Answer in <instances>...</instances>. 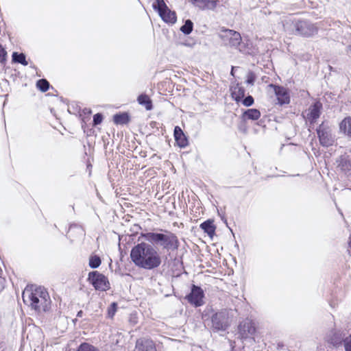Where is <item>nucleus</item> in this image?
Instances as JSON below:
<instances>
[{"instance_id":"obj_1","label":"nucleus","mask_w":351,"mask_h":351,"mask_svg":"<svg viewBox=\"0 0 351 351\" xmlns=\"http://www.w3.org/2000/svg\"><path fill=\"white\" fill-rule=\"evenodd\" d=\"M133 263L144 269H154L161 264V258L153 245L141 242L134 246L130 252Z\"/></svg>"},{"instance_id":"obj_2","label":"nucleus","mask_w":351,"mask_h":351,"mask_svg":"<svg viewBox=\"0 0 351 351\" xmlns=\"http://www.w3.org/2000/svg\"><path fill=\"white\" fill-rule=\"evenodd\" d=\"M23 303L27 304L31 310L40 313L49 310L51 301L45 287L29 285L23 289Z\"/></svg>"},{"instance_id":"obj_3","label":"nucleus","mask_w":351,"mask_h":351,"mask_svg":"<svg viewBox=\"0 0 351 351\" xmlns=\"http://www.w3.org/2000/svg\"><path fill=\"white\" fill-rule=\"evenodd\" d=\"M142 237L151 243L152 245L161 247L163 250L174 251L179 247L177 236L171 232H167V234L149 232L142 234Z\"/></svg>"},{"instance_id":"obj_4","label":"nucleus","mask_w":351,"mask_h":351,"mask_svg":"<svg viewBox=\"0 0 351 351\" xmlns=\"http://www.w3.org/2000/svg\"><path fill=\"white\" fill-rule=\"evenodd\" d=\"M283 27L285 31L289 34L304 37L312 36L318 32V28L315 24L304 19L286 20L283 23Z\"/></svg>"},{"instance_id":"obj_5","label":"nucleus","mask_w":351,"mask_h":351,"mask_svg":"<svg viewBox=\"0 0 351 351\" xmlns=\"http://www.w3.org/2000/svg\"><path fill=\"white\" fill-rule=\"evenodd\" d=\"M219 37L224 45L238 49L240 51H243L241 36L238 32L230 29H222L219 33Z\"/></svg>"},{"instance_id":"obj_6","label":"nucleus","mask_w":351,"mask_h":351,"mask_svg":"<svg viewBox=\"0 0 351 351\" xmlns=\"http://www.w3.org/2000/svg\"><path fill=\"white\" fill-rule=\"evenodd\" d=\"M154 10L158 12L162 21L167 23L174 24L177 21L176 13L171 11L166 5L164 0H156L153 3Z\"/></svg>"},{"instance_id":"obj_7","label":"nucleus","mask_w":351,"mask_h":351,"mask_svg":"<svg viewBox=\"0 0 351 351\" xmlns=\"http://www.w3.org/2000/svg\"><path fill=\"white\" fill-rule=\"evenodd\" d=\"M88 280L96 290L104 291L110 288L108 278L104 274L97 271H93L88 274Z\"/></svg>"},{"instance_id":"obj_8","label":"nucleus","mask_w":351,"mask_h":351,"mask_svg":"<svg viewBox=\"0 0 351 351\" xmlns=\"http://www.w3.org/2000/svg\"><path fill=\"white\" fill-rule=\"evenodd\" d=\"M213 331H224L228 326V316L226 312L220 311L215 313L211 318Z\"/></svg>"},{"instance_id":"obj_9","label":"nucleus","mask_w":351,"mask_h":351,"mask_svg":"<svg viewBox=\"0 0 351 351\" xmlns=\"http://www.w3.org/2000/svg\"><path fill=\"white\" fill-rule=\"evenodd\" d=\"M317 136L320 144L324 147H329L334 143V136L331 129L322 123L317 129Z\"/></svg>"},{"instance_id":"obj_10","label":"nucleus","mask_w":351,"mask_h":351,"mask_svg":"<svg viewBox=\"0 0 351 351\" xmlns=\"http://www.w3.org/2000/svg\"><path fill=\"white\" fill-rule=\"evenodd\" d=\"M204 293L203 289L199 286L192 285L191 292L186 296V299L190 304L195 307H198L204 304Z\"/></svg>"},{"instance_id":"obj_11","label":"nucleus","mask_w":351,"mask_h":351,"mask_svg":"<svg viewBox=\"0 0 351 351\" xmlns=\"http://www.w3.org/2000/svg\"><path fill=\"white\" fill-rule=\"evenodd\" d=\"M269 86L274 89L278 103L280 105L288 104L290 102L289 92L287 88L284 86L276 84H270Z\"/></svg>"},{"instance_id":"obj_12","label":"nucleus","mask_w":351,"mask_h":351,"mask_svg":"<svg viewBox=\"0 0 351 351\" xmlns=\"http://www.w3.org/2000/svg\"><path fill=\"white\" fill-rule=\"evenodd\" d=\"M256 331V328L253 322L250 320H245L239 326V332L243 339H247L252 337Z\"/></svg>"},{"instance_id":"obj_13","label":"nucleus","mask_w":351,"mask_h":351,"mask_svg":"<svg viewBox=\"0 0 351 351\" xmlns=\"http://www.w3.org/2000/svg\"><path fill=\"white\" fill-rule=\"evenodd\" d=\"M344 334L341 330L334 329L330 330L327 336V341L335 346H338L342 341L343 342Z\"/></svg>"},{"instance_id":"obj_14","label":"nucleus","mask_w":351,"mask_h":351,"mask_svg":"<svg viewBox=\"0 0 351 351\" xmlns=\"http://www.w3.org/2000/svg\"><path fill=\"white\" fill-rule=\"evenodd\" d=\"M322 108V104L319 101L315 102L309 107L306 117L311 123L315 122L316 120L319 117Z\"/></svg>"},{"instance_id":"obj_15","label":"nucleus","mask_w":351,"mask_h":351,"mask_svg":"<svg viewBox=\"0 0 351 351\" xmlns=\"http://www.w3.org/2000/svg\"><path fill=\"white\" fill-rule=\"evenodd\" d=\"M191 3L200 10H214L217 6V0H191Z\"/></svg>"},{"instance_id":"obj_16","label":"nucleus","mask_w":351,"mask_h":351,"mask_svg":"<svg viewBox=\"0 0 351 351\" xmlns=\"http://www.w3.org/2000/svg\"><path fill=\"white\" fill-rule=\"evenodd\" d=\"M173 134L175 141L180 147L184 148L188 145V139L184 134L182 130L179 126L175 127Z\"/></svg>"},{"instance_id":"obj_17","label":"nucleus","mask_w":351,"mask_h":351,"mask_svg":"<svg viewBox=\"0 0 351 351\" xmlns=\"http://www.w3.org/2000/svg\"><path fill=\"white\" fill-rule=\"evenodd\" d=\"M231 90L232 97L237 103L240 102L241 99L245 97V90L243 87L240 86L239 84H237L235 86L232 87Z\"/></svg>"},{"instance_id":"obj_18","label":"nucleus","mask_w":351,"mask_h":351,"mask_svg":"<svg viewBox=\"0 0 351 351\" xmlns=\"http://www.w3.org/2000/svg\"><path fill=\"white\" fill-rule=\"evenodd\" d=\"M261 117V112L256 108H250L245 110L242 114L243 120L256 121Z\"/></svg>"},{"instance_id":"obj_19","label":"nucleus","mask_w":351,"mask_h":351,"mask_svg":"<svg viewBox=\"0 0 351 351\" xmlns=\"http://www.w3.org/2000/svg\"><path fill=\"white\" fill-rule=\"evenodd\" d=\"M199 226L210 237H213L215 233L216 227L213 223V221L210 219L204 221Z\"/></svg>"},{"instance_id":"obj_20","label":"nucleus","mask_w":351,"mask_h":351,"mask_svg":"<svg viewBox=\"0 0 351 351\" xmlns=\"http://www.w3.org/2000/svg\"><path fill=\"white\" fill-rule=\"evenodd\" d=\"M339 129L347 136L351 137V117H346L339 124Z\"/></svg>"},{"instance_id":"obj_21","label":"nucleus","mask_w":351,"mask_h":351,"mask_svg":"<svg viewBox=\"0 0 351 351\" xmlns=\"http://www.w3.org/2000/svg\"><path fill=\"white\" fill-rule=\"evenodd\" d=\"M113 121L117 125H125L130 121V117L127 112L115 114L113 116Z\"/></svg>"},{"instance_id":"obj_22","label":"nucleus","mask_w":351,"mask_h":351,"mask_svg":"<svg viewBox=\"0 0 351 351\" xmlns=\"http://www.w3.org/2000/svg\"><path fill=\"white\" fill-rule=\"evenodd\" d=\"M137 100L139 104L145 106L146 110H150L152 108V100L147 95H140Z\"/></svg>"},{"instance_id":"obj_23","label":"nucleus","mask_w":351,"mask_h":351,"mask_svg":"<svg viewBox=\"0 0 351 351\" xmlns=\"http://www.w3.org/2000/svg\"><path fill=\"white\" fill-rule=\"evenodd\" d=\"M193 29V23L190 19L185 21L184 24L180 27V31L185 35L191 34Z\"/></svg>"},{"instance_id":"obj_24","label":"nucleus","mask_w":351,"mask_h":351,"mask_svg":"<svg viewBox=\"0 0 351 351\" xmlns=\"http://www.w3.org/2000/svg\"><path fill=\"white\" fill-rule=\"evenodd\" d=\"M50 84L46 79H40L36 82V87L41 92L45 93L49 90Z\"/></svg>"},{"instance_id":"obj_25","label":"nucleus","mask_w":351,"mask_h":351,"mask_svg":"<svg viewBox=\"0 0 351 351\" xmlns=\"http://www.w3.org/2000/svg\"><path fill=\"white\" fill-rule=\"evenodd\" d=\"M101 263V258L97 255L91 256L89 258V266L93 269L99 267Z\"/></svg>"},{"instance_id":"obj_26","label":"nucleus","mask_w":351,"mask_h":351,"mask_svg":"<svg viewBox=\"0 0 351 351\" xmlns=\"http://www.w3.org/2000/svg\"><path fill=\"white\" fill-rule=\"evenodd\" d=\"M77 351H99V350L97 348H96L95 346H93L89 343H83L79 346Z\"/></svg>"},{"instance_id":"obj_27","label":"nucleus","mask_w":351,"mask_h":351,"mask_svg":"<svg viewBox=\"0 0 351 351\" xmlns=\"http://www.w3.org/2000/svg\"><path fill=\"white\" fill-rule=\"evenodd\" d=\"M241 101L243 106L250 107L254 104V99L252 96L248 95L245 98L243 97Z\"/></svg>"},{"instance_id":"obj_28","label":"nucleus","mask_w":351,"mask_h":351,"mask_svg":"<svg viewBox=\"0 0 351 351\" xmlns=\"http://www.w3.org/2000/svg\"><path fill=\"white\" fill-rule=\"evenodd\" d=\"M117 308V305L115 302H112L110 306L108 309V316L110 318H112L114 315Z\"/></svg>"},{"instance_id":"obj_29","label":"nucleus","mask_w":351,"mask_h":351,"mask_svg":"<svg viewBox=\"0 0 351 351\" xmlns=\"http://www.w3.org/2000/svg\"><path fill=\"white\" fill-rule=\"evenodd\" d=\"M343 346L346 351H351V334L343 339Z\"/></svg>"},{"instance_id":"obj_30","label":"nucleus","mask_w":351,"mask_h":351,"mask_svg":"<svg viewBox=\"0 0 351 351\" xmlns=\"http://www.w3.org/2000/svg\"><path fill=\"white\" fill-rule=\"evenodd\" d=\"M103 116L100 113H97L93 116V125H97L102 122Z\"/></svg>"},{"instance_id":"obj_31","label":"nucleus","mask_w":351,"mask_h":351,"mask_svg":"<svg viewBox=\"0 0 351 351\" xmlns=\"http://www.w3.org/2000/svg\"><path fill=\"white\" fill-rule=\"evenodd\" d=\"M12 62L22 64V53L18 54L16 52H14L12 54Z\"/></svg>"},{"instance_id":"obj_32","label":"nucleus","mask_w":351,"mask_h":351,"mask_svg":"<svg viewBox=\"0 0 351 351\" xmlns=\"http://www.w3.org/2000/svg\"><path fill=\"white\" fill-rule=\"evenodd\" d=\"M255 81V75L252 72H250L247 74V78L246 80V83L249 84H253Z\"/></svg>"},{"instance_id":"obj_33","label":"nucleus","mask_w":351,"mask_h":351,"mask_svg":"<svg viewBox=\"0 0 351 351\" xmlns=\"http://www.w3.org/2000/svg\"><path fill=\"white\" fill-rule=\"evenodd\" d=\"M6 51L4 48L0 45V62H3L5 59Z\"/></svg>"},{"instance_id":"obj_34","label":"nucleus","mask_w":351,"mask_h":351,"mask_svg":"<svg viewBox=\"0 0 351 351\" xmlns=\"http://www.w3.org/2000/svg\"><path fill=\"white\" fill-rule=\"evenodd\" d=\"M136 351H155V348L152 346H142L138 348Z\"/></svg>"},{"instance_id":"obj_35","label":"nucleus","mask_w":351,"mask_h":351,"mask_svg":"<svg viewBox=\"0 0 351 351\" xmlns=\"http://www.w3.org/2000/svg\"><path fill=\"white\" fill-rule=\"evenodd\" d=\"M82 112L86 115H90L92 111L90 108H85L83 109Z\"/></svg>"},{"instance_id":"obj_36","label":"nucleus","mask_w":351,"mask_h":351,"mask_svg":"<svg viewBox=\"0 0 351 351\" xmlns=\"http://www.w3.org/2000/svg\"><path fill=\"white\" fill-rule=\"evenodd\" d=\"M348 247H349L348 252L351 254V235L349 237Z\"/></svg>"},{"instance_id":"obj_37","label":"nucleus","mask_w":351,"mask_h":351,"mask_svg":"<svg viewBox=\"0 0 351 351\" xmlns=\"http://www.w3.org/2000/svg\"><path fill=\"white\" fill-rule=\"evenodd\" d=\"M83 311H80L77 312V317H82L83 316Z\"/></svg>"},{"instance_id":"obj_38","label":"nucleus","mask_w":351,"mask_h":351,"mask_svg":"<svg viewBox=\"0 0 351 351\" xmlns=\"http://www.w3.org/2000/svg\"><path fill=\"white\" fill-rule=\"evenodd\" d=\"M23 66H26V65H27V64H28V63H27V60H26V59H25V55H24V54H23Z\"/></svg>"},{"instance_id":"obj_39","label":"nucleus","mask_w":351,"mask_h":351,"mask_svg":"<svg viewBox=\"0 0 351 351\" xmlns=\"http://www.w3.org/2000/svg\"><path fill=\"white\" fill-rule=\"evenodd\" d=\"M235 68H236L235 66H232V69H231L230 73L233 76H234V70Z\"/></svg>"},{"instance_id":"obj_40","label":"nucleus","mask_w":351,"mask_h":351,"mask_svg":"<svg viewBox=\"0 0 351 351\" xmlns=\"http://www.w3.org/2000/svg\"><path fill=\"white\" fill-rule=\"evenodd\" d=\"M75 227H76V226H71L69 228V231H71Z\"/></svg>"},{"instance_id":"obj_41","label":"nucleus","mask_w":351,"mask_h":351,"mask_svg":"<svg viewBox=\"0 0 351 351\" xmlns=\"http://www.w3.org/2000/svg\"><path fill=\"white\" fill-rule=\"evenodd\" d=\"M77 321V319H73V322H75Z\"/></svg>"}]
</instances>
